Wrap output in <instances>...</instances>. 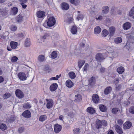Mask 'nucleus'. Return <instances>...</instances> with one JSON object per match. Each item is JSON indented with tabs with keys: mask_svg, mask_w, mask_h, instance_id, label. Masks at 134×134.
Returning <instances> with one entry per match:
<instances>
[{
	"mask_svg": "<svg viewBox=\"0 0 134 134\" xmlns=\"http://www.w3.org/2000/svg\"><path fill=\"white\" fill-rule=\"evenodd\" d=\"M56 23L55 19L54 16H51L47 18L43 24V26L46 28L51 27L54 26Z\"/></svg>",
	"mask_w": 134,
	"mask_h": 134,
	"instance_id": "obj_1",
	"label": "nucleus"
},
{
	"mask_svg": "<svg viewBox=\"0 0 134 134\" xmlns=\"http://www.w3.org/2000/svg\"><path fill=\"white\" fill-rule=\"evenodd\" d=\"M15 94L16 97L19 98H23L24 95L23 92L20 89H16L15 92Z\"/></svg>",
	"mask_w": 134,
	"mask_h": 134,
	"instance_id": "obj_2",
	"label": "nucleus"
},
{
	"mask_svg": "<svg viewBox=\"0 0 134 134\" xmlns=\"http://www.w3.org/2000/svg\"><path fill=\"white\" fill-rule=\"evenodd\" d=\"M18 76L21 80L25 81L27 79L26 74L24 72H20L19 73L18 75Z\"/></svg>",
	"mask_w": 134,
	"mask_h": 134,
	"instance_id": "obj_3",
	"label": "nucleus"
},
{
	"mask_svg": "<svg viewBox=\"0 0 134 134\" xmlns=\"http://www.w3.org/2000/svg\"><path fill=\"white\" fill-rule=\"evenodd\" d=\"M132 126V123L130 121H127L124 124L123 128L124 130L128 129H130Z\"/></svg>",
	"mask_w": 134,
	"mask_h": 134,
	"instance_id": "obj_4",
	"label": "nucleus"
},
{
	"mask_svg": "<svg viewBox=\"0 0 134 134\" xmlns=\"http://www.w3.org/2000/svg\"><path fill=\"white\" fill-rule=\"evenodd\" d=\"M46 101L47 102L46 104V107L47 109H49L52 108L53 106V101L52 99H46Z\"/></svg>",
	"mask_w": 134,
	"mask_h": 134,
	"instance_id": "obj_5",
	"label": "nucleus"
},
{
	"mask_svg": "<svg viewBox=\"0 0 134 134\" xmlns=\"http://www.w3.org/2000/svg\"><path fill=\"white\" fill-rule=\"evenodd\" d=\"M92 99L93 102L95 103H98L99 101V97L98 95L96 94H93Z\"/></svg>",
	"mask_w": 134,
	"mask_h": 134,
	"instance_id": "obj_6",
	"label": "nucleus"
},
{
	"mask_svg": "<svg viewBox=\"0 0 134 134\" xmlns=\"http://www.w3.org/2000/svg\"><path fill=\"white\" fill-rule=\"evenodd\" d=\"M36 15L38 18L43 19L45 16V13L44 11L39 10L37 12Z\"/></svg>",
	"mask_w": 134,
	"mask_h": 134,
	"instance_id": "obj_7",
	"label": "nucleus"
},
{
	"mask_svg": "<svg viewBox=\"0 0 134 134\" xmlns=\"http://www.w3.org/2000/svg\"><path fill=\"white\" fill-rule=\"evenodd\" d=\"M22 116L25 118H29L31 116L30 112L29 110L25 111L22 114Z\"/></svg>",
	"mask_w": 134,
	"mask_h": 134,
	"instance_id": "obj_8",
	"label": "nucleus"
},
{
	"mask_svg": "<svg viewBox=\"0 0 134 134\" xmlns=\"http://www.w3.org/2000/svg\"><path fill=\"white\" fill-rule=\"evenodd\" d=\"M58 87V85L56 83H54L52 84L50 86L49 89L51 92L55 91Z\"/></svg>",
	"mask_w": 134,
	"mask_h": 134,
	"instance_id": "obj_9",
	"label": "nucleus"
},
{
	"mask_svg": "<svg viewBox=\"0 0 134 134\" xmlns=\"http://www.w3.org/2000/svg\"><path fill=\"white\" fill-rule=\"evenodd\" d=\"M62 126L58 124H56L54 125V132L55 133L59 132L61 130Z\"/></svg>",
	"mask_w": 134,
	"mask_h": 134,
	"instance_id": "obj_10",
	"label": "nucleus"
},
{
	"mask_svg": "<svg viewBox=\"0 0 134 134\" xmlns=\"http://www.w3.org/2000/svg\"><path fill=\"white\" fill-rule=\"evenodd\" d=\"M115 130L117 133L119 134H122L123 133L122 128L118 125L115 126Z\"/></svg>",
	"mask_w": 134,
	"mask_h": 134,
	"instance_id": "obj_11",
	"label": "nucleus"
},
{
	"mask_svg": "<svg viewBox=\"0 0 134 134\" xmlns=\"http://www.w3.org/2000/svg\"><path fill=\"white\" fill-rule=\"evenodd\" d=\"M61 7L62 10H67L69 8V5L65 2L62 3L61 4Z\"/></svg>",
	"mask_w": 134,
	"mask_h": 134,
	"instance_id": "obj_12",
	"label": "nucleus"
},
{
	"mask_svg": "<svg viewBox=\"0 0 134 134\" xmlns=\"http://www.w3.org/2000/svg\"><path fill=\"white\" fill-rule=\"evenodd\" d=\"M109 35L110 36H112L115 33V28L113 26L110 27L109 28Z\"/></svg>",
	"mask_w": 134,
	"mask_h": 134,
	"instance_id": "obj_13",
	"label": "nucleus"
},
{
	"mask_svg": "<svg viewBox=\"0 0 134 134\" xmlns=\"http://www.w3.org/2000/svg\"><path fill=\"white\" fill-rule=\"evenodd\" d=\"M131 26V24L129 22L125 23L123 25V29L125 30H127L130 29Z\"/></svg>",
	"mask_w": 134,
	"mask_h": 134,
	"instance_id": "obj_14",
	"label": "nucleus"
},
{
	"mask_svg": "<svg viewBox=\"0 0 134 134\" xmlns=\"http://www.w3.org/2000/svg\"><path fill=\"white\" fill-rule=\"evenodd\" d=\"M66 85L68 88H71L73 86L74 83L72 81L70 80H67L66 82Z\"/></svg>",
	"mask_w": 134,
	"mask_h": 134,
	"instance_id": "obj_15",
	"label": "nucleus"
},
{
	"mask_svg": "<svg viewBox=\"0 0 134 134\" xmlns=\"http://www.w3.org/2000/svg\"><path fill=\"white\" fill-rule=\"evenodd\" d=\"M18 43L17 42L14 41H11L10 43V47L12 49H15L18 46Z\"/></svg>",
	"mask_w": 134,
	"mask_h": 134,
	"instance_id": "obj_16",
	"label": "nucleus"
},
{
	"mask_svg": "<svg viewBox=\"0 0 134 134\" xmlns=\"http://www.w3.org/2000/svg\"><path fill=\"white\" fill-rule=\"evenodd\" d=\"M111 91V87L110 86L108 87L104 90V93L105 94L107 95L110 93Z\"/></svg>",
	"mask_w": 134,
	"mask_h": 134,
	"instance_id": "obj_17",
	"label": "nucleus"
},
{
	"mask_svg": "<svg viewBox=\"0 0 134 134\" xmlns=\"http://www.w3.org/2000/svg\"><path fill=\"white\" fill-rule=\"evenodd\" d=\"M87 112L91 114H93L95 113V110L94 108L91 107H89L87 109Z\"/></svg>",
	"mask_w": 134,
	"mask_h": 134,
	"instance_id": "obj_18",
	"label": "nucleus"
},
{
	"mask_svg": "<svg viewBox=\"0 0 134 134\" xmlns=\"http://www.w3.org/2000/svg\"><path fill=\"white\" fill-rule=\"evenodd\" d=\"M18 11V9L16 7H14L11 9L10 12L12 15H15L16 14Z\"/></svg>",
	"mask_w": 134,
	"mask_h": 134,
	"instance_id": "obj_19",
	"label": "nucleus"
},
{
	"mask_svg": "<svg viewBox=\"0 0 134 134\" xmlns=\"http://www.w3.org/2000/svg\"><path fill=\"white\" fill-rule=\"evenodd\" d=\"M70 31L73 34H76L77 31V26H73L71 28Z\"/></svg>",
	"mask_w": 134,
	"mask_h": 134,
	"instance_id": "obj_20",
	"label": "nucleus"
},
{
	"mask_svg": "<svg viewBox=\"0 0 134 134\" xmlns=\"http://www.w3.org/2000/svg\"><path fill=\"white\" fill-rule=\"evenodd\" d=\"M116 71L119 74H122L124 72L125 69L123 66H119L117 68Z\"/></svg>",
	"mask_w": 134,
	"mask_h": 134,
	"instance_id": "obj_21",
	"label": "nucleus"
},
{
	"mask_svg": "<svg viewBox=\"0 0 134 134\" xmlns=\"http://www.w3.org/2000/svg\"><path fill=\"white\" fill-rule=\"evenodd\" d=\"M96 80L95 77L92 76L88 80L89 84L91 85H94L95 83Z\"/></svg>",
	"mask_w": 134,
	"mask_h": 134,
	"instance_id": "obj_22",
	"label": "nucleus"
},
{
	"mask_svg": "<svg viewBox=\"0 0 134 134\" xmlns=\"http://www.w3.org/2000/svg\"><path fill=\"white\" fill-rule=\"evenodd\" d=\"M0 13L3 16H5L8 15V11L5 9H0Z\"/></svg>",
	"mask_w": 134,
	"mask_h": 134,
	"instance_id": "obj_23",
	"label": "nucleus"
},
{
	"mask_svg": "<svg viewBox=\"0 0 134 134\" xmlns=\"http://www.w3.org/2000/svg\"><path fill=\"white\" fill-rule=\"evenodd\" d=\"M75 97V99L74 100L75 101L79 102L82 100V96L81 95L78 94L77 95H76Z\"/></svg>",
	"mask_w": 134,
	"mask_h": 134,
	"instance_id": "obj_24",
	"label": "nucleus"
},
{
	"mask_svg": "<svg viewBox=\"0 0 134 134\" xmlns=\"http://www.w3.org/2000/svg\"><path fill=\"white\" fill-rule=\"evenodd\" d=\"M47 119V116L46 115H41L39 117V120L41 122L44 121Z\"/></svg>",
	"mask_w": 134,
	"mask_h": 134,
	"instance_id": "obj_25",
	"label": "nucleus"
},
{
	"mask_svg": "<svg viewBox=\"0 0 134 134\" xmlns=\"http://www.w3.org/2000/svg\"><path fill=\"white\" fill-rule=\"evenodd\" d=\"M58 55V53L56 51H53L51 53V57L53 59H55Z\"/></svg>",
	"mask_w": 134,
	"mask_h": 134,
	"instance_id": "obj_26",
	"label": "nucleus"
},
{
	"mask_svg": "<svg viewBox=\"0 0 134 134\" xmlns=\"http://www.w3.org/2000/svg\"><path fill=\"white\" fill-rule=\"evenodd\" d=\"M113 113L115 114H118L120 111V109L117 108H113L111 110Z\"/></svg>",
	"mask_w": 134,
	"mask_h": 134,
	"instance_id": "obj_27",
	"label": "nucleus"
},
{
	"mask_svg": "<svg viewBox=\"0 0 134 134\" xmlns=\"http://www.w3.org/2000/svg\"><path fill=\"white\" fill-rule=\"evenodd\" d=\"M85 61L84 60H80L78 62V66L80 69L82 67V66L85 64Z\"/></svg>",
	"mask_w": 134,
	"mask_h": 134,
	"instance_id": "obj_28",
	"label": "nucleus"
},
{
	"mask_svg": "<svg viewBox=\"0 0 134 134\" xmlns=\"http://www.w3.org/2000/svg\"><path fill=\"white\" fill-rule=\"evenodd\" d=\"M16 19L18 22H21L23 20V16L21 15H19L16 17Z\"/></svg>",
	"mask_w": 134,
	"mask_h": 134,
	"instance_id": "obj_29",
	"label": "nucleus"
},
{
	"mask_svg": "<svg viewBox=\"0 0 134 134\" xmlns=\"http://www.w3.org/2000/svg\"><path fill=\"white\" fill-rule=\"evenodd\" d=\"M94 33L96 34H97L100 32V28L99 26H97L94 29Z\"/></svg>",
	"mask_w": 134,
	"mask_h": 134,
	"instance_id": "obj_30",
	"label": "nucleus"
},
{
	"mask_svg": "<svg viewBox=\"0 0 134 134\" xmlns=\"http://www.w3.org/2000/svg\"><path fill=\"white\" fill-rule=\"evenodd\" d=\"M7 129V125L4 124H0V129L2 131H4Z\"/></svg>",
	"mask_w": 134,
	"mask_h": 134,
	"instance_id": "obj_31",
	"label": "nucleus"
},
{
	"mask_svg": "<svg viewBox=\"0 0 134 134\" xmlns=\"http://www.w3.org/2000/svg\"><path fill=\"white\" fill-rule=\"evenodd\" d=\"M122 39L120 37H117L114 40V42L118 44L122 42Z\"/></svg>",
	"mask_w": 134,
	"mask_h": 134,
	"instance_id": "obj_32",
	"label": "nucleus"
},
{
	"mask_svg": "<svg viewBox=\"0 0 134 134\" xmlns=\"http://www.w3.org/2000/svg\"><path fill=\"white\" fill-rule=\"evenodd\" d=\"M68 75L71 79H74L76 77V75L75 73L72 71L69 72Z\"/></svg>",
	"mask_w": 134,
	"mask_h": 134,
	"instance_id": "obj_33",
	"label": "nucleus"
},
{
	"mask_svg": "<svg viewBox=\"0 0 134 134\" xmlns=\"http://www.w3.org/2000/svg\"><path fill=\"white\" fill-rule=\"evenodd\" d=\"M70 3L75 5H77L80 3L79 0H71Z\"/></svg>",
	"mask_w": 134,
	"mask_h": 134,
	"instance_id": "obj_34",
	"label": "nucleus"
},
{
	"mask_svg": "<svg viewBox=\"0 0 134 134\" xmlns=\"http://www.w3.org/2000/svg\"><path fill=\"white\" fill-rule=\"evenodd\" d=\"M109 10V7L107 6H105L102 8V12L105 13H107Z\"/></svg>",
	"mask_w": 134,
	"mask_h": 134,
	"instance_id": "obj_35",
	"label": "nucleus"
},
{
	"mask_svg": "<svg viewBox=\"0 0 134 134\" xmlns=\"http://www.w3.org/2000/svg\"><path fill=\"white\" fill-rule=\"evenodd\" d=\"M96 127L97 129L100 127V120L98 119L96 120Z\"/></svg>",
	"mask_w": 134,
	"mask_h": 134,
	"instance_id": "obj_36",
	"label": "nucleus"
},
{
	"mask_svg": "<svg viewBox=\"0 0 134 134\" xmlns=\"http://www.w3.org/2000/svg\"><path fill=\"white\" fill-rule=\"evenodd\" d=\"M108 34V31L106 29H104L102 32V36L104 37H105L107 36Z\"/></svg>",
	"mask_w": 134,
	"mask_h": 134,
	"instance_id": "obj_37",
	"label": "nucleus"
},
{
	"mask_svg": "<svg viewBox=\"0 0 134 134\" xmlns=\"http://www.w3.org/2000/svg\"><path fill=\"white\" fill-rule=\"evenodd\" d=\"M30 45V40L29 38H27L26 39L25 43V45L26 47H29Z\"/></svg>",
	"mask_w": 134,
	"mask_h": 134,
	"instance_id": "obj_38",
	"label": "nucleus"
},
{
	"mask_svg": "<svg viewBox=\"0 0 134 134\" xmlns=\"http://www.w3.org/2000/svg\"><path fill=\"white\" fill-rule=\"evenodd\" d=\"M129 15L130 16H132L133 18L134 19V7H133L129 13Z\"/></svg>",
	"mask_w": 134,
	"mask_h": 134,
	"instance_id": "obj_39",
	"label": "nucleus"
},
{
	"mask_svg": "<svg viewBox=\"0 0 134 134\" xmlns=\"http://www.w3.org/2000/svg\"><path fill=\"white\" fill-rule=\"evenodd\" d=\"M80 129L79 128H75L73 130V132L74 134H78L80 132Z\"/></svg>",
	"mask_w": 134,
	"mask_h": 134,
	"instance_id": "obj_40",
	"label": "nucleus"
},
{
	"mask_svg": "<svg viewBox=\"0 0 134 134\" xmlns=\"http://www.w3.org/2000/svg\"><path fill=\"white\" fill-rule=\"evenodd\" d=\"M101 111L104 112L107 110V108L104 105L101 104Z\"/></svg>",
	"mask_w": 134,
	"mask_h": 134,
	"instance_id": "obj_41",
	"label": "nucleus"
},
{
	"mask_svg": "<svg viewBox=\"0 0 134 134\" xmlns=\"http://www.w3.org/2000/svg\"><path fill=\"white\" fill-rule=\"evenodd\" d=\"M44 59V55H41L39 56L38 57V60L40 62H43Z\"/></svg>",
	"mask_w": 134,
	"mask_h": 134,
	"instance_id": "obj_42",
	"label": "nucleus"
},
{
	"mask_svg": "<svg viewBox=\"0 0 134 134\" xmlns=\"http://www.w3.org/2000/svg\"><path fill=\"white\" fill-rule=\"evenodd\" d=\"M23 107L25 109H30L31 107V105L28 103L25 104Z\"/></svg>",
	"mask_w": 134,
	"mask_h": 134,
	"instance_id": "obj_43",
	"label": "nucleus"
},
{
	"mask_svg": "<svg viewBox=\"0 0 134 134\" xmlns=\"http://www.w3.org/2000/svg\"><path fill=\"white\" fill-rule=\"evenodd\" d=\"M11 96L10 94L9 93H6L3 95V97L4 99H7L9 98Z\"/></svg>",
	"mask_w": 134,
	"mask_h": 134,
	"instance_id": "obj_44",
	"label": "nucleus"
},
{
	"mask_svg": "<svg viewBox=\"0 0 134 134\" xmlns=\"http://www.w3.org/2000/svg\"><path fill=\"white\" fill-rule=\"evenodd\" d=\"M74 21V19L73 18L70 17L68 18L67 19L66 22L68 24H70L72 23Z\"/></svg>",
	"mask_w": 134,
	"mask_h": 134,
	"instance_id": "obj_45",
	"label": "nucleus"
},
{
	"mask_svg": "<svg viewBox=\"0 0 134 134\" xmlns=\"http://www.w3.org/2000/svg\"><path fill=\"white\" fill-rule=\"evenodd\" d=\"M129 111L131 114H134V106H132L129 108Z\"/></svg>",
	"mask_w": 134,
	"mask_h": 134,
	"instance_id": "obj_46",
	"label": "nucleus"
},
{
	"mask_svg": "<svg viewBox=\"0 0 134 134\" xmlns=\"http://www.w3.org/2000/svg\"><path fill=\"white\" fill-rule=\"evenodd\" d=\"M84 18V16L83 14H78L77 17V19L78 20H82Z\"/></svg>",
	"mask_w": 134,
	"mask_h": 134,
	"instance_id": "obj_47",
	"label": "nucleus"
},
{
	"mask_svg": "<svg viewBox=\"0 0 134 134\" xmlns=\"http://www.w3.org/2000/svg\"><path fill=\"white\" fill-rule=\"evenodd\" d=\"M96 59L98 62H100V54L98 53L96 55Z\"/></svg>",
	"mask_w": 134,
	"mask_h": 134,
	"instance_id": "obj_48",
	"label": "nucleus"
},
{
	"mask_svg": "<svg viewBox=\"0 0 134 134\" xmlns=\"http://www.w3.org/2000/svg\"><path fill=\"white\" fill-rule=\"evenodd\" d=\"M11 30L13 31H16L17 29L16 26L14 25H12L10 27Z\"/></svg>",
	"mask_w": 134,
	"mask_h": 134,
	"instance_id": "obj_49",
	"label": "nucleus"
},
{
	"mask_svg": "<svg viewBox=\"0 0 134 134\" xmlns=\"http://www.w3.org/2000/svg\"><path fill=\"white\" fill-rule=\"evenodd\" d=\"M18 59V58L16 56H14L12 58L11 61L12 62H17Z\"/></svg>",
	"mask_w": 134,
	"mask_h": 134,
	"instance_id": "obj_50",
	"label": "nucleus"
},
{
	"mask_svg": "<svg viewBox=\"0 0 134 134\" xmlns=\"http://www.w3.org/2000/svg\"><path fill=\"white\" fill-rule=\"evenodd\" d=\"M15 119V116H13L11 117L9 119V121L10 123L13 122Z\"/></svg>",
	"mask_w": 134,
	"mask_h": 134,
	"instance_id": "obj_51",
	"label": "nucleus"
},
{
	"mask_svg": "<svg viewBox=\"0 0 134 134\" xmlns=\"http://www.w3.org/2000/svg\"><path fill=\"white\" fill-rule=\"evenodd\" d=\"M101 124L104 126H106L107 125V123L106 121L103 120L101 121Z\"/></svg>",
	"mask_w": 134,
	"mask_h": 134,
	"instance_id": "obj_52",
	"label": "nucleus"
},
{
	"mask_svg": "<svg viewBox=\"0 0 134 134\" xmlns=\"http://www.w3.org/2000/svg\"><path fill=\"white\" fill-rule=\"evenodd\" d=\"M117 122L118 124L120 126L122 125L123 123V121L121 119H118Z\"/></svg>",
	"mask_w": 134,
	"mask_h": 134,
	"instance_id": "obj_53",
	"label": "nucleus"
},
{
	"mask_svg": "<svg viewBox=\"0 0 134 134\" xmlns=\"http://www.w3.org/2000/svg\"><path fill=\"white\" fill-rule=\"evenodd\" d=\"M68 115L69 116H70L71 118H73L74 116V113L73 112H69L68 113Z\"/></svg>",
	"mask_w": 134,
	"mask_h": 134,
	"instance_id": "obj_54",
	"label": "nucleus"
},
{
	"mask_svg": "<svg viewBox=\"0 0 134 134\" xmlns=\"http://www.w3.org/2000/svg\"><path fill=\"white\" fill-rule=\"evenodd\" d=\"M89 65L87 63H86L83 68V71H87V68L88 67Z\"/></svg>",
	"mask_w": 134,
	"mask_h": 134,
	"instance_id": "obj_55",
	"label": "nucleus"
},
{
	"mask_svg": "<svg viewBox=\"0 0 134 134\" xmlns=\"http://www.w3.org/2000/svg\"><path fill=\"white\" fill-rule=\"evenodd\" d=\"M46 128L48 130H51L52 129V125L50 124H47L46 125Z\"/></svg>",
	"mask_w": 134,
	"mask_h": 134,
	"instance_id": "obj_56",
	"label": "nucleus"
},
{
	"mask_svg": "<svg viewBox=\"0 0 134 134\" xmlns=\"http://www.w3.org/2000/svg\"><path fill=\"white\" fill-rule=\"evenodd\" d=\"M26 3H20V4L21 5L23 9H25L27 7V5L25 4Z\"/></svg>",
	"mask_w": 134,
	"mask_h": 134,
	"instance_id": "obj_57",
	"label": "nucleus"
},
{
	"mask_svg": "<svg viewBox=\"0 0 134 134\" xmlns=\"http://www.w3.org/2000/svg\"><path fill=\"white\" fill-rule=\"evenodd\" d=\"M24 130V128L22 127L19 128L18 129L19 132L20 133H22Z\"/></svg>",
	"mask_w": 134,
	"mask_h": 134,
	"instance_id": "obj_58",
	"label": "nucleus"
},
{
	"mask_svg": "<svg viewBox=\"0 0 134 134\" xmlns=\"http://www.w3.org/2000/svg\"><path fill=\"white\" fill-rule=\"evenodd\" d=\"M4 80V78L2 76H0V83L3 82Z\"/></svg>",
	"mask_w": 134,
	"mask_h": 134,
	"instance_id": "obj_59",
	"label": "nucleus"
},
{
	"mask_svg": "<svg viewBox=\"0 0 134 134\" xmlns=\"http://www.w3.org/2000/svg\"><path fill=\"white\" fill-rule=\"evenodd\" d=\"M48 36V34H45L41 38L42 39H45Z\"/></svg>",
	"mask_w": 134,
	"mask_h": 134,
	"instance_id": "obj_60",
	"label": "nucleus"
},
{
	"mask_svg": "<svg viewBox=\"0 0 134 134\" xmlns=\"http://www.w3.org/2000/svg\"><path fill=\"white\" fill-rule=\"evenodd\" d=\"M20 3H26L27 2L28 0H19Z\"/></svg>",
	"mask_w": 134,
	"mask_h": 134,
	"instance_id": "obj_61",
	"label": "nucleus"
},
{
	"mask_svg": "<svg viewBox=\"0 0 134 134\" xmlns=\"http://www.w3.org/2000/svg\"><path fill=\"white\" fill-rule=\"evenodd\" d=\"M18 37H22L24 36L23 34L22 33H21L18 34Z\"/></svg>",
	"mask_w": 134,
	"mask_h": 134,
	"instance_id": "obj_62",
	"label": "nucleus"
},
{
	"mask_svg": "<svg viewBox=\"0 0 134 134\" xmlns=\"http://www.w3.org/2000/svg\"><path fill=\"white\" fill-rule=\"evenodd\" d=\"M114 131L112 130H109L108 133V134H114Z\"/></svg>",
	"mask_w": 134,
	"mask_h": 134,
	"instance_id": "obj_63",
	"label": "nucleus"
},
{
	"mask_svg": "<svg viewBox=\"0 0 134 134\" xmlns=\"http://www.w3.org/2000/svg\"><path fill=\"white\" fill-rule=\"evenodd\" d=\"M116 89L117 90H120L121 88V86L120 85H117L116 87Z\"/></svg>",
	"mask_w": 134,
	"mask_h": 134,
	"instance_id": "obj_64",
	"label": "nucleus"
}]
</instances>
